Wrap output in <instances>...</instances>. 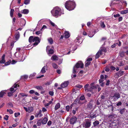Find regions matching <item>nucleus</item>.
Returning <instances> with one entry per match:
<instances>
[{
    "instance_id": "obj_61",
    "label": "nucleus",
    "mask_w": 128,
    "mask_h": 128,
    "mask_svg": "<svg viewBox=\"0 0 128 128\" xmlns=\"http://www.w3.org/2000/svg\"><path fill=\"white\" fill-rule=\"evenodd\" d=\"M46 28V26L45 25H44L42 27V28L41 29V30H42L43 29H45V28Z\"/></svg>"
},
{
    "instance_id": "obj_22",
    "label": "nucleus",
    "mask_w": 128,
    "mask_h": 128,
    "mask_svg": "<svg viewBox=\"0 0 128 128\" xmlns=\"http://www.w3.org/2000/svg\"><path fill=\"white\" fill-rule=\"evenodd\" d=\"M64 37L66 38H68L70 36V35L69 33L67 32H66L64 33Z\"/></svg>"
},
{
    "instance_id": "obj_36",
    "label": "nucleus",
    "mask_w": 128,
    "mask_h": 128,
    "mask_svg": "<svg viewBox=\"0 0 128 128\" xmlns=\"http://www.w3.org/2000/svg\"><path fill=\"white\" fill-rule=\"evenodd\" d=\"M99 123V122L98 121H95L93 122V124L94 126H97Z\"/></svg>"
},
{
    "instance_id": "obj_48",
    "label": "nucleus",
    "mask_w": 128,
    "mask_h": 128,
    "mask_svg": "<svg viewBox=\"0 0 128 128\" xmlns=\"http://www.w3.org/2000/svg\"><path fill=\"white\" fill-rule=\"evenodd\" d=\"M36 88H37L38 90H41L42 88V87L40 86H36Z\"/></svg>"
},
{
    "instance_id": "obj_37",
    "label": "nucleus",
    "mask_w": 128,
    "mask_h": 128,
    "mask_svg": "<svg viewBox=\"0 0 128 128\" xmlns=\"http://www.w3.org/2000/svg\"><path fill=\"white\" fill-rule=\"evenodd\" d=\"M91 62L90 61H86L85 62V66H89Z\"/></svg>"
},
{
    "instance_id": "obj_35",
    "label": "nucleus",
    "mask_w": 128,
    "mask_h": 128,
    "mask_svg": "<svg viewBox=\"0 0 128 128\" xmlns=\"http://www.w3.org/2000/svg\"><path fill=\"white\" fill-rule=\"evenodd\" d=\"M30 2V0H25L24 2V3L26 5H27L29 4Z\"/></svg>"
},
{
    "instance_id": "obj_49",
    "label": "nucleus",
    "mask_w": 128,
    "mask_h": 128,
    "mask_svg": "<svg viewBox=\"0 0 128 128\" xmlns=\"http://www.w3.org/2000/svg\"><path fill=\"white\" fill-rule=\"evenodd\" d=\"M85 99V97L84 95H82L80 98V99L81 100H84Z\"/></svg>"
},
{
    "instance_id": "obj_41",
    "label": "nucleus",
    "mask_w": 128,
    "mask_h": 128,
    "mask_svg": "<svg viewBox=\"0 0 128 128\" xmlns=\"http://www.w3.org/2000/svg\"><path fill=\"white\" fill-rule=\"evenodd\" d=\"M70 106H66V109L67 112H68L69 111L70 109Z\"/></svg>"
},
{
    "instance_id": "obj_14",
    "label": "nucleus",
    "mask_w": 128,
    "mask_h": 128,
    "mask_svg": "<svg viewBox=\"0 0 128 128\" xmlns=\"http://www.w3.org/2000/svg\"><path fill=\"white\" fill-rule=\"evenodd\" d=\"M120 95L119 93L116 92L114 94L113 97L114 98V99H117L120 97Z\"/></svg>"
},
{
    "instance_id": "obj_5",
    "label": "nucleus",
    "mask_w": 128,
    "mask_h": 128,
    "mask_svg": "<svg viewBox=\"0 0 128 128\" xmlns=\"http://www.w3.org/2000/svg\"><path fill=\"white\" fill-rule=\"evenodd\" d=\"M106 52V49L105 48L102 47L100 48L99 50L96 54V58H98L100 55L104 54Z\"/></svg>"
},
{
    "instance_id": "obj_33",
    "label": "nucleus",
    "mask_w": 128,
    "mask_h": 128,
    "mask_svg": "<svg viewBox=\"0 0 128 128\" xmlns=\"http://www.w3.org/2000/svg\"><path fill=\"white\" fill-rule=\"evenodd\" d=\"M52 66L54 68L56 69L58 68V66L57 65L54 63H53L52 64Z\"/></svg>"
},
{
    "instance_id": "obj_4",
    "label": "nucleus",
    "mask_w": 128,
    "mask_h": 128,
    "mask_svg": "<svg viewBox=\"0 0 128 128\" xmlns=\"http://www.w3.org/2000/svg\"><path fill=\"white\" fill-rule=\"evenodd\" d=\"M84 64L81 61H79L76 64L75 66L74 67L73 73L76 74L77 73L76 70V69L80 67L82 68L83 67Z\"/></svg>"
},
{
    "instance_id": "obj_57",
    "label": "nucleus",
    "mask_w": 128,
    "mask_h": 128,
    "mask_svg": "<svg viewBox=\"0 0 128 128\" xmlns=\"http://www.w3.org/2000/svg\"><path fill=\"white\" fill-rule=\"evenodd\" d=\"M122 104V103L121 102H119L116 104V105L118 106H120Z\"/></svg>"
},
{
    "instance_id": "obj_15",
    "label": "nucleus",
    "mask_w": 128,
    "mask_h": 128,
    "mask_svg": "<svg viewBox=\"0 0 128 128\" xmlns=\"http://www.w3.org/2000/svg\"><path fill=\"white\" fill-rule=\"evenodd\" d=\"M5 57V54H3L1 60H0V63L4 64L5 62L6 61L4 59Z\"/></svg>"
},
{
    "instance_id": "obj_19",
    "label": "nucleus",
    "mask_w": 128,
    "mask_h": 128,
    "mask_svg": "<svg viewBox=\"0 0 128 128\" xmlns=\"http://www.w3.org/2000/svg\"><path fill=\"white\" fill-rule=\"evenodd\" d=\"M40 42V40L38 37L35 36L34 37V40L33 42Z\"/></svg>"
},
{
    "instance_id": "obj_63",
    "label": "nucleus",
    "mask_w": 128,
    "mask_h": 128,
    "mask_svg": "<svg viewBox=\"0 0 128 128\" xmlns=\"http://www.w3.org/2000/svg\"><path fill=\"white\" fill-rule=\"evenodd\" d=\"M120 15L119 14H118L116 15H114V18H116L120 16Z\"/></svg>"
},
{
    "instance_id": "obj_9",
    "label": "nucleus",
    "mask_w": 128,
    "mask_h": 128,
    "mask_svg": "<svg viewBox=\"0 0 128 128\" xmlns=\"http://www.w3.org/2000/svg\"><path fill=\"white\" fill-rule=\"evenodd\" d=\"M77 120V118L75 116H73L71 118L70 120L71 124H73L75 123Z\"/></svg>"
},
{
    "instance_id": "obj_27",
    "label": "nucleus",
    "mask_w": 128,
    "mask_h": 128,
    "mask_svg": "<svg viewBox=\"0 0 128 128\" xmlns=\"http://www.w3.org/2000/svg\"><path fill=\"white\" fill-rule=\"evenodd\" d=\"M94 34V33L93 32L90 31L88 34V36L90 37H92Z\"/></svg>"
},
{
    "instance_id": "obj_23",
    "label": "nucleus",
    "mask_w": 128,
    "mask_h": 128,
    "mask_svg": "<svg viewBox=\"0 0 128 128\" xmlns=\"http://www.w3.org/2000/svg\"><path fill=\"white\" fill-rule=\"evenodd\" d=\"M48 42L50 44H52L53 42V40L52 38H48Z\"/></svg>"
},
{
    "instance_id": "obj_43",
    "label": "nucleus",
    "mask_w": 128,
    "mask_h": 128,
    "mask_svg": "<svg viewBox=\"0 0 128 128\" xmlns=\"http://www.w3.org/2000/svg\"><path fill=\"white\" fill-rule=\"evenodd\" d=\"M110 68L109 67L107 66L105 67V70L106 71L108 72L110 71Z\"/></svg>"
},
{
    "instance_id": "obj_44",
    "label": "nucleus",
    "mask_w": 128,
    "mask_h": 128,
    "mask_svg": "<svg viewBox=\"0 0 128 128\" xmlns=\"http://www.w3.org/2000/svg\"><path fill=\"white\" fill-rule=\"evenodd\" d=\"M120 56L122 57L124 56V52H121L120 54Z\"/></svg>"
},
{
    "instance_id": "obj_51",
    "label": "nucleus",
    "mask_w": 128,
    "mask_h": 128,
    "mask_svg": "<svg viewBox=\"0 0 128 128\" xmlns=\"http://www.w3.org/2000/svg\"><path fill=\"white\" fill-rule=\"evenodd\" d=\"M34 91L33 90H31L30 91L29 93L31 94H32L34 93Z\"/></svg>"
},
{
    "instance_id": "obj_39",
    "label": "nucleus",
    "mask_w": 128,
    "mask_h": 128,
    "mask_svg": "<svg viewBox=\"0 0 128 128\" xmlns=\"http://www.w3.org/2000/svg\"><path fill=\"white\" fill-rule=\"evenodd\" d=\"M7 112H9V113L10 114H12L13 113V111L10 109L7 110Z\"/></svg>"
},
{
    "instance_id": "obj_12",
    "label": "nucleus",
    "mask_w": 128,
    "mask_h": 128,
    "mask_svg": "<svg viewBox=\"0 0 128 128\" xmlns=\"http://www.w3.org/2000/svg\"><path fill=\"white\" fill-rule=\"evenodd\" d=\"M69 82L68 81H65L62 83L60 85V86L62 88H64L66 87L68 85Z\"/></svg>"
},
{
    "instance_id": "obj_1",
    "label": "nucleus",
    "mask_w": 128,
    "mask_h": 128,
    "mask_svg": "<svg viewBox=\"0 0 128 128\" xmlns=\"http://www.w3.org/2000/svg\"><path fill=\"white\" fill-rule=\"evenodd\" d=\"M63 10L58 6L54 8L51 11L52 15L56 18L60 16L61 14H63Z\"/></svg>"
},
{
    "instance_id": "obj_53",
    "label": "nucleus",
    "mask_w": 128,
    "mask_h": 128,
    "mask_svg": "<svg viewBox=\"0 0 128 128\" xmlns=\"http://www.w3.org/2000/svg\"><path fill=\"white\" fill-rule=\"evenodd\" d=\"M36 33L37 35H38L40 34L41 33V32L40 31H38L36 32Z\"/></svg>"
},
{
    "instance_id": "obj_59",
    "label": "nucleus",
    "mask_w": 128,
    "mask_h": 128,
    "mask_svg": "<svg viewBox=\"0 0 128 128\" xmlns=\"http://www.w3.org/2000/svg\"><path fill=\"white\" fill-rule=\"evenodd\" d=\"M110 68L113 70H114L116 69V68L113 66H111L110 67Z\"/></svg>"
},
{
    "instance_id": "obj_16",
    "label": "nucleus",
    "mask_w": 128,
    "mask_h": 128,
    "mask_svg": "<svg viewBox=\"0 0 128 128\" xmlns=\"http://www.w3.org/2000/svg\"><path fill=\"white\" fill-rule=\"evenodd\" d=\"M124 73L123 71H119L116 73L115 75V76L116 75L118 76H120L123 75Z\"/></svg>"
},
{
    "instance_id": "obj_11",
    "label": "nucleus",
    "mask_w": 128,
    "mask_h": 128,
    "mask_svg": "<svg viewBox=\"0 0 128 128\" xmlns=\"http://www.w3.org/2000/svg\"><path fill=\"white\" fill-rule=\"evenodd\" d=\"M42 111L41 110H39V112L36 113L35 115V117L36 118L38 117H41L43 116V114L42 113Z\"/></svg>"
},
{
    "instance_id": "obj_54",
    "label": "nucleus",
    "mask_w": 128,
    "mask_h": 128,
    "mask_svg": "<svg viewBox=\"0 0 128 128\" xmlns=\"http://www.w3.org/2000/svg\"><path fill=\"white\" fill-rule=\"evenodd\" d=\"M92 105L91 104H89L88 106V107L90 109L92 108Z\"/></svg>"
},
{
    "instance_id": "obj_47",
    "label": "nucleus",
    "mask_w": 128,
    "mask_h": 128,
    "mask_svg": "<svg viewBox=\"0 0 128 128\" xmlns=\"http://www.w3.org/2000/svg\"><path fill=\"white\" fill-rule=\"evenodd\" d=\"M17 62V61L14 60H12V61H11V64H16Z\"/></svg>"
},
{
    "instance_id": "obj_60",
    "label": "nucleus",
    "mask_w": 128,
    "mask_h": 128,
    "mask_svg": "<svg viewBox=\"0 0 128 128\" xmlns=\"http://www.w3.org/2000/svg\"><path fill=\"white\" fill-rule=\"evenodd\" d=\"M34 118V116H32L30 117V120H32Z\"/></svg>"
},
{
    "instance_id": "obj_20",
    "label": "nucleus",
    "mask_w": 128,
    "mask_h": 128,
    "mask_svg": "<svg viewBox=\"0 0 128 128\" xmlns=\"http://www.w3.org/2000/svg\"><path fill=\"white\" fill-rule=\"evenodd\" d=\"M51 59L54 60H58V58L56 56L54 55L52 57Z\"/></svg>"
},
{
    "instance_id": "obj_29",
    "label": "nucleus",
    "mask_w": 128,
    "mask_h": 128,
    "mask_svg": "<svg viewBox=\"0 0 128 128\" xmlns=\"http://www.w3.org/2000/svg\"><path fill=\"white\" fill-rule=\"evenodd\" d=\"M5 94V91L3 90L1 91L0 93V97H2Z\"/></svg>"
},
{
    "instance_id": "obj_50",
    "label": "nucleus",
    "mask_w": 128,
    "mask_h": 128,
    "mask_svg": "<svg viewBox=\"0 0 128 128\" xmlns=\"http://www.w3.org/2000/svg\"><path fill=\"white\" fill-rule=\"evenodd\" d=\"M42 111L43 112H46L47 111V110L46 109V108L44 107L43 108H42Z\"/></svg>"
},
{
    "instance_id": "obj_52",
    "label": "nucleus",
    "mask_w": 128,
    "mask_h": 128,
    "mask_svg": "<svg viewBox=\"0 0 128 128\" xmlns=\"http://www.w3.org/2000/svg\"><path fill=\"white\" fill-rule=\"evenodd\" d=\"M20 94L23 97L27 96V95L23 93H20Z\"/></svg>"
},
{
    "instance_id": "obj_31",
    "label": "nucleus",
    "mask_w": 128,
    "mask_h": 128,
    "mask_svg": "<svg viewBox=\"0 0 128 128\" xmlns=\"http://www.w3.org/2000/svg\"><path fill=\"white\" fill-rule=\"evenodd\" d=\"M128 12V10H126L123 11H121L120 13L122 14H126Z\"/></svg>"
},
{
    "instance_id": "obj_45",
    "label": "nucleus",
    "mask_w": 128,
    "mask_h": 128,
    "mask_svg": "<svg viewBox=\"0 0 128 128\" xmlns=\"http://www.w3.org/2000/svg\"><path fill=\"white\" fill-rule=\"evenodd\" d=\"M14 115L15 117H17L20 115V112L15 113H14Z\"/></svg>"
},
{
    "instance_id": "obj_26",
    "label": "nucleus",
    "mask_w": 128,
    "mask_h": 128,
    "mask_svg": "<svg viewBox=\"0 0 128 128\" xmlns=\"http://www.w3.org/2000/svg\"><path fill=\"white\" fill-rule=\"evenodd\" d=\"M100 26L102 28H104L105 27V25L104 22H100Z\"/></svg>"
},
{
    "instance_id": "obj_38",
    "label": "nucleus",
    "mask_w": 128,
    "mask_h": 128,
    "mask_svg": "<svg viewBox=\"0 0 128 128\" xmlns=\"http://www.w3.org/2000/svg\"><path fill=\"white\" fill-rule=\"evenodd\" d=\"M11 60H10L6 62L5 64V65L6 66L8 65L9 64H11Z\"/></svg>"
},
{
    "instance_id": "obj_21",
    "label": "nucleus",
    "mask_w": 128,
    "mask_h": 128,
    "mask_svg": "<svg viewBox=\"0 0 128 128\" xmlns=\"http://www.w3.org/2000/svg\"><path fill=\"white\" fill-rule=\"evenodd\" d=\"M29 10L28 9H24L22 11V12L24 14H27L29 12Z\"/></svg>"
},
{
    "instance_id": "obj_7",
    "label": "nucleus",
    "mask_w": 128,
    "mask_h": 128,
    "mask_svg": "<svg viewBox=\"0 0 128 128\" xmlns=\"http://www.w3.org/2000/svg\"><path fill=\"white\" fill-rule=\"evenodd\" d=\"M91 120L88 119H86L85 122L83 124L84 127L86 128H89L91 125Z\"/></svg>"
},
{
    "instance_id": "obj_32",
    "label": "nucleus",
    "mask_w": 128,
    "mask_h": 128,
    "mask_svg": "<svg viewBox=\"0 0 128 128\" xmlns=\"http://www.w3.org/2000/svg\"><path fill=\"white\" fill-rule=\"evenodd\" d=\"M42 120H38L36 124L38 126H40L42 123Z\"/></svg>"
},
{
    "instance_id": "obj_8",
    "label": "nucleus",
    "mask_w": 128,
    "mask_h": 128,
    "mask_svg": "<svg viewBox=\"0 0 128 128\" xmlns=\"http://www.w3.org/2000/svg\"><path fill=\"white\" fill-rule=\"evenodd\" d=\"M15 55L18 58L19 61H23L24 60V58H23V56L19 52L18 53L16 52Z\"/></svg>"
},
{
    "instance_id": "obj_30",
    "label": "nucleus",
    "mask_w": 128,
    "mask_h": 128,
    "mask_svg": "<svg viewBox=\"0 0 128 128\" xmlns=\"http://www.w3.org/2000/svg\"><path fill=\"white\" fill-rule=\"evenodd\" d=\"M14 12V9H11V10L10 11V16L12 18L13 17Z\"/></svg>"
},
{
    "instance_id": "obj_24",
    "label": "nucleus",
    "mask_w": 128,
    "mask_h": 128,
    "mask_svg": "<svg viewBox=\"0 0 128 128\" xmlns=\"http://www.w3.org/2000/svg\"><path fill=\"white\" fill-rule=\"evenodd\" d=\"M60 103H58L57 104L55 107V110H57L58 108H59L60 107Z\"/></svg>"
},
{
    "instance_id": "obj_10",
    "label": "nucleus",
    "mask_w": 128,
    "mask_h": 128,
    "mask_svg": "<svg viewBox=\"0 0 128 128\" xmlns=\"http://www.w3.org/2000/svg\"><path fill=\"white\" fill-rule=\"evenodd\" d=\"M24 108L26 112H28L29 113L33 111L34 110L33 108L32 107H28V108L24 107Z\"/></svg>"
},
{
    "instance_id": "obj_55",
    "label": "nucleus",
    "mask_w": 128,
    "mask_h": 128,
    "mask_svg": "<svg viewBox=\"0 0 128 128\" xmlns=\"http://www.w3.org/2000/svg\"><path fill=\"white\" fill-rule=\"evenodd\" d=\"M49 94L51 96H53L54 95V93L53 92L50 91L49 92Z\"/></svg>"
},
{
    "instance_id": "obj_3",
    "label": "nucleus",
    "mask_w": 128,
    "mask_h": 128,
    "mask_svg": "<svg viewBox=\"0 0 128 128\" xmlns=\"http://www.w3.org/2000/svg\"><path fill=\"white\" fill-rule=\"evenodd\" d=\"M94 83H92L90 86L87 84L84 86L85 91L86 92H92L93 89L96 88V86L93 85Z\"/></svg>"
},
{
    "instance_id": "obj_28",
    "label": "nucleus",
    "mask_w": 128,
    "mask_h": 128,
    "mask_svg": "<svg viewBox=\"0 0 128 128\" xmlns=\"http://www.w3.org/2000/svg\"><path fill=\"white\" fill-rule=\"evenodd\" d=\"M20 37V34L19 32L16 33L15 35V38L17 40H18Z\"/></svg>"
},
{
    "instance_id": "obj_42",
    "label": "nucleus",
    "mask_w": 128,
    "mask_h": 128,
    "mask_svg": "<svg viewBox=\"0 0 128 128\" xmlns=\"http://www.w3.org/2000/svg\"><path fill=\"white\" fill-rule=\"evenodd\" d=\"M125 110L124 109H120V112L121 114H123Z\"/></svg>"
},
{
    "instance_id": "obj_62",
    "label": "nucleus",
    "mask_w": 128,
    "mask_h": 128,
    "mask_svg": "<svg viewBox=\"0 0 128 128\" xmlns=\"http://www.w3.org/2000/svg\"><path fill=\"white\" fill-rule=\"evenodd\" d=\"M110 82V81L109 80H108L107 81V82L106 84V86H108L109 85Z\"/></svg>"
},
{
    "instance_id": "obj_6",
    "label": "nucleus",
    "mask_w": 128,
    "mask_h": 128,
    "mask_svg": "<svg viewBox=\"0 0 128 128\" xmlns=\"http://www.w3.org/2000/svg\"><path fill=\"white\" fill-rule=\"evenodd\" d=\"M46 50L47 52L49 54H52L54 53V48L52 46H48Z\"/></svg>"
},
{
    "instance_id": "obj_40",
    "label": "nucleus",
    "mask_w": 128,
    "mask_h": 128,
    "mask_svg": "<svg viewBox=\"0 0 128 128\" xmlns=\"http://www.w3.org/2000/svg\"><path fill=\"white\" fill-rule=\"evenodd\" d=\"M74 48H73L72 50H71V48L73 47L72 46V47H70V50H71V51L72 53H73L74 51L76 49V46H74Z\"/></svg>"
},
{
    "instance_id": "obj_64",
    "label": "nucleus",
    "mask_w": 128,
    "mask_h": 128,
    "mask_svg": "<svg viewBox=\"0 0 128 128\" xmlns=\"http://www.w3.org/2000/svg\"><path fill=\"white\" fill-rule=\"evenodd\" d=\"M122 20V17H120L118 19V21L119 22L121 21Z\"/></svg>"
},
{
    "instance_id": "obj_46",
    "label": "nucleus",
    "mask_w": 128,
    "mask_h": 128,
    "mask_svg": "<svg viewBox=\"0 0 128 128\" xmlns=\"http://www.w3.org/2000/svg\"><path fill=\"white\" fill-rule=\"evenodd\" d=\"M36 74L35 73H33L31 74L30 76V78H32L34 77L36 75Z\"/></svg>"
},
{
    "instance_id": "obj_58",
    "label": "nucleus",
    "mask_w": 128,
    "mask_h": 128,
    "mask_svg": "<svg viewBox=\"0 0 128 128\" xmlns=\"http://www.w3.org/2000/svg\"><path fill=\"white\" fill-rule=\"evenodd\" d=\"M8 96H10L12 94V92H10L8 93Z\"/></svg>"
},
{
    "instance_id": "obj_34",
    "label": "nucleus",
    "mask_w": 128,
    "mask_h": 128,
    "mask_svg": "<svg viewBox=\"0 0 128 128\" xmlns=\"http://www.w3.org/2000/svg\"><path fill=\"white\" fill-rule=\"evenodd\" d=\"M50 24L53 26L55 27V28H56L57 26L56 25H55L54 23L52 22L51 21H50Z\"/></svg>"
},
{
    "instance_id": "obj_13",
    "label": "nucleus",
    "mask_w": 128,
    "mask_h": 128,
    "mask_svg": "<svg viewBox=\"0 0 128 128\" xmlns=\"http://www.w3.org/2000/svg\"><path fill=\"white\" fill-rule=\"evenodd\" d=\"M48 66L47 65H46L44 66L42 68L40 72L44 74L46 72V70H47Z\"/></svg>"
},
{
    "instance_id": "obj_2",
    "label": "nucleus",
    "mask_w": 128,
    "mask_h": 128,
    "mask_svg": "<svg viewBox=\"0 0 128 128\" xmlns=\"http://www.w3.org/2000/svg\"><path fill=\"white\" fill-rule=\"evenodd\" d=\"M65 6L66 8L68 10H72L75 8L76 4L74 2L68 0L66 2Z\"/></svg>"
},
{
    "instance_id": "obj_17",
    "label": "nucleus",
    "mask_w": 128,
    "mask_h": 128,
    "mask_svg": "<svg viewBox=\"0 0 128 128\" xmlns=\"http://www.w3.org/2000/svg\"><path fill=\"white\" fill-rule=\"evenodd\" d=\"M17 86V84H14V85L13 86L10 88V90L11 92H12L14 90V91H15L16 90H14V88H16Z\"/></svg>"
},
{
    "instance_id": "obj_18",
    "label": "nucleus",
    "mask_w": 128,
    "mask_h": 128,
    "mask_svg": "<svg viewBox=\"0 0 128 128\" xmlns=\"http://www.w3.org/2000/svg\"><path fill=\"white\" fill-rule=\"evenodd\" d=\"M48 119L47 118L45 117L42 120V123L43 124H45L47 122Z\"/></svg>"
},
{
    "instance_id": "obj_25",
    "label": "nucleus",
    "mask_w": 128,
    "mask_h": 128,
    "mask_svg": "<svg viewBox=\"0 0 128 128\" xmlns=\"http://www.w3.org/2000/svg\"><path fill=\"white\" fill-rule=\"evenodd\" d=\"M34 37L33 36H30L29 37L28 39L29 42H33V41L34 40Z\"/></svg>"
},
{
    "instance_id": "obj_56",
    "label": "nucleus",
    "mask_w": 128,
    "mask_h": 128,
    "mask_svg": "<svg viewBox=\"0 0 128 128\" xmlns=\"http://www.w3.org/2000/svg\"><path fill=\"white\" fill-rule=\"evenodd\" d=\"M8 116L7 115H6L5 117L4 118V119L6 120H8Z\"/></svg>"
}]
</instances>
